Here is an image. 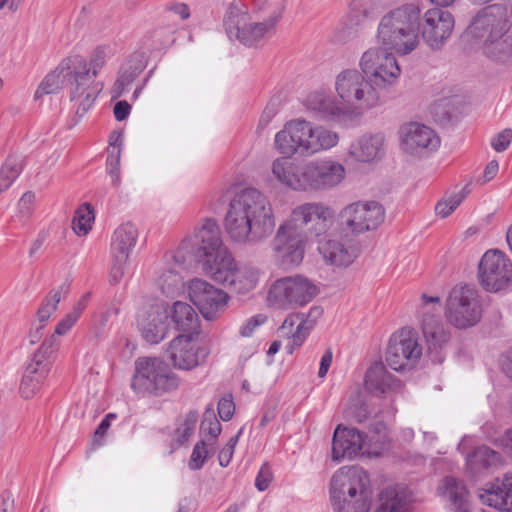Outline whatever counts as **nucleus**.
Here are the masks:
<instances>
[{"mask_svg":"<svg viewBox=\"0 0 512 512\" xmlns=\"http://www.w3.org/2000/svg\"><path fill=\"white\" fill-rule=\"evenodd\" d=\"M381 19L411 34H420L421 7L416 3H406L396 7Z\"/></svg>","mask_w":512,"mask_h":512,"instance_id":"obj_34","label":"nucleus"},{"mask_svg":"<svg viewBox=\"0 0 512 512\" xmlns=\"http://www.w3.org/2000/svg\"><path fill=\"white\" fill-rule=\"evenodd\" d=\"M69 69H61V63L56 69L49 73L40 83L35 92V98L38 99L44 95L57 92L61 89L64 81H68Z\"/></svg>","mask_w":512,"mask_h":512,"instance_id":"obj_45","label":"nucleus"},{"mask_svg":"<svg viewBox=\"0 0 512 512\" xmlns=\"http://www.w3.org/2000/svg\"><path fill=\"white\" fill-rule=\"evenodd\" d=\"M501 461V456L495 450L487 446L477 447L466 458L467 467L474 474L496 466Z\"/></svg>","mask_w":512,"mask_h":512,"instance_id":"obj_40","label":"nucleus"},{"mask_svg":"<svg viewBox=\"0 0 512 512\" xmlns=\"http://www.w3.org/2000/svg\"><path fill=\"white\" fill-rule=\"evenodd\" d=\"M221 430V424L217 420L214 412L209 409L206 410L200 424V435L202 439H205L210 447L215 446Z\"/></svg>","mask_w":512,"mask_h":512,"instance_id":"obj_49","label":"nucleus"},{"mask_svg":"<svg viewBox=\"0 0 512 512\" xmlns=\"http://www.w3.org/2000/svg\"><path fill=\"white\" fill-rule=\"evenodd\" d=\"M71 282L65 280L57 288L52 289L42 300L37 311V318L40 323H45L51 315L57 310L58 304L65 299L70 291Z\"/></svg>","mask_w":512,"mask_h":512,"instance_id":"obj_43","label":"nucleus"},{"mask_svg":"<svg viewBox=\"0 0 512 512\" xmlns=\"http://www.w3.org/2000/svg\"><path fill=\"white\" fill-rule=\"evenodd\" d=\"M363 445L364 436L359 430L338 425L332 439V459L340 461L356 457L361 454Z\"/></svg>","mask_w":512,"mask_h":512,"instance_id":"obj_26","label":"nucleus"},{"mask_svg":"<svg viewBox=\"0 0 512 512\" xmlns=\"http://www.w3.org/2000/svg\"><path fill=\"white\" fill-rule=\"evenodd\" d=\"M482 316V306L476 289L469 285H457L446 300V318L459 329L476 325Z\"/></svg>","mask_w":512,"mask_h":512,"instance_id":"obj_10","label":"nucleus"},{"mask_svg":"<svg viewBox=\"0 0 512 512\" xmlns=\"http://www.w3.org/2000/svg\"><path fill=\"white\" fill-rule=\"evenodd\" d=\"M512 141V129H504L491 141V146L497 152L505 151Z\"/></svg>","mask_w":512,"mask_h":512,"instance_id":"obj_57","label":"nucleus"},{"mask_svg":"<svg viewBox=\"0 0 512 512\" xmlns=\"http://www.w3.org/2000/svg\"><path fill=\"white\" fill-rule=\"evenodd\" d=\"M57 347V337L51 335L43 341L39 349L33 354L20 384V393L23 398L33 397L36 391L40 389L51 370L52 356Z\"/></svg>","mask_w":512,"mask_h":512,"instance_id":"obj_13","label":"nucleus"},{"mask_svg":"<svg viewBox=\"0 0 512 512\" xmlns=\"http://www.w3.org/2000/svg\"><path fill=\"white\" fill-rule=\"evenodd\" d=\"M229 238L238 244H258L274 231L275 219L266 196L255 188H246L230 201L224 218Z\"/></svg>","mask_w":512,"mask_h":512,"instance_id":"obj_1","label":"nucleus"},{"mask_svg":"<svg viewBox=\"0 0 512 512\" xmlns=\"http://www.w3.org/2000/svg\"><path fill=\"white\" fill-rule=\"evenodd\" d=\"M422 355L416 332L410 328H402L389 340L386 350V362L395 371L413 368Z\"/></svg>","mask_w":512,"mask_h":512,"instance_id":"obj_14","label":"nucleus"},{"mask_svg":"<svg viewBox=\"0 0 512 512\" xmlns=\"http://www.w3.org/2000/svg\"><path fill=\"white\" fill-rule=\"evenodd\" d=\"M35 200V194L31 191L24 193L19 201V209L21 213L28 215L31 212L32 204Z\"/></svg>","mask_w":512,"mask_h":512,"instance_id":"obj_62","label":"nucleus"},{"mask_svg":"<svg viewBox=\"0 0 512 512\" xmlns=\"http://www.w3.org/2000/svg\"><path fill=\"white\" fill-rule=\"evenodd\" d=\"M305 106L321 117L330 120H340L350 114L349 109L343 102H339L332 95L325 92L310 93L305 100Z\"/></svg>","mask_w":512,"mask_h":512,"instance_id":"obj_32","label":"nucleus"},{"mask_svg":"<svg viewBox=\"0 0 512 512\" xmlns=\"http://www.w3.org/2000/svg\"><path fill=\"white\" fill-rule=\"evenodd\" d=\"M138 239V229L132 223L120 225L112 236L110 254L112 258V267L110 271V281L113 284L118 283L124 276L130 254L136 246Z\"/></svg>","mask_w":512,"mask_h":512,"instance_id":"obj_18","label":"nucleus"},{"mask_svg":"<svg viewBox=\"0 0 512 512\" xmlns=\"http://www.w3.org/2000/svg\"><path fill=\"white\" fill-rule=\"evenodd\" d=\"M479 281L489 292L505 289L512 281V264L499 250L487 251L479 263Z\"/></svg>","mask_w":512,"mask_h":512,"instance_id":"obj_16","label":"nucleus"},{"mask_svg":"<svg viewBox=\"0 0 512 512\" xmlns=\"http://www.w3.org/2000/svg\"><path fill=\"white\" fill-rule=\"evenodd\" d=\"M272 480V473L267 464H263L258 472L255 480V486L259 491H264L268 488Z\"/></svg>","mask_w":512,"mask_h":512,"instance_id":"obj_60","label":"nucleus"},{"mask_svg":"<svg viewBox=\"0 0 512 512\" xmlns=\"http://www.w3.org/2000/svg\"><path fill=\"white\" fill-rule=\"evenodd\" d=\"M317 250L327 263L338 267L349 266L359 254L356 246L330 238L319 240Z\"/></svg>","mask_w":512,"mask_h":512,"instance_id":"obj_31","label":"nucleus"},{"mask_svg":"<svg viewBox=\"0 0 512 512\" xmlns=\"http://www.w3.org/2000/svg\"><path fill=\"white\" fill-rule=\"evenodd\" d=\"M120 135L113 141L112 137L110 138V147L108 150V157L106 162V171L111 177L112 185L115 188H118L121 183V174H120V159H121V149L120 144H118V140Z\"/></svg>","mask_w":512,"mask_h":512,"instance_id":"obj_46","label":"nucleus"},{"mask_svg":"<svg viewBox=\"0 0 512 512\" xmlns=\"http://www.w3.org/2000/svg\"><path fill=\"white\" fill-rule=\"evenodd\" d=\"M131 106L127 101H118L114 106V116L118 121H124L130 114Z\"/></svg>","mask_w":512,"mask_h":512,"instance_id":"obj_61","label":"nucleus"},{"mask_svg":"<svg viewBox=\"0 0 512 512\" xmlns=\"http://www.w3.org/2000/svg\"><path fill=\"white\" fill-rule=\"evenodd\" d=\"M384 217L383 206L375 201L353 203L340 212L341 225L353 234L376 229Z\"/></svg>","mask_w":512,"mask_h":512,"instance_id":"obj_17","label":"nucleus"},{"mask_svg":"<svg viewBox=\"0 0 512 512\" xmlns=\"http://www.w3.org/2000/svg\"><path fill=\"white\" fill-rule=\"evenodd\" d=\"M266 316L258 314L250 317L240 328L239 333L242 337H250L254 330L260 325L264 324Z\"/></svg>","mask_w":512,"mask_h":512,"instance_id":"obj_58","label":"nucleus"},{"mask_svg":"<svg viewBox=\"0 0 512 512\" xmlns=\"http://www.w3.org/2000/svg\"><path fill=\"white\" fill-rule=\"evenodd\" d=\"M337 95L349 109L367 110L375 107L380 94L375 86L357 69H346L340 72L335 80Z\"/></svg>","mask_w":512,"mask_h":512,"instance_id":"obj_9","label":"nucleus"},{"mask_svg":"<svg viewBox=\"0 0 512 512\" xmlns=\"http://www.w3.org/2000/svg\"><path fill=\"white\" fill-rule=\"evenodd\" d=\"M144 63L140 55H134L122 64L119 76L113 86V97H120L126 88L144 70Z\"/></svg>","mask_w":512,"mask_h":512,"instance_id":"obj_38","label":"nucleus"},{"mask_svg":"<svg viewBox=\"0 0 512 512\" xmlns=\"http://www.w3.org/2000/svg\"><path fill=\"white\" fill-rule=\"evenodd\" d=\"M94 221V212L90 204L81 205L75 212L73 218V230L77 235H86Z\"/></svg>","mask_w":512,"mask_h":512,"instance_id":"obj_52","label":"nucleus"},{"mask_svg":"<svg viewBox=\"0 0 512 512\" xmlns=\"http://www.w3.org/2000/svg\"><path fill=\"white\" fill-rule=\"evenodd\" d=\"M330 496L337 512H369L372 489L368 474L358 466L340 468L332 476Z\"/></svg>","mask_w":512,"mask_h":512,"instance_id":"obj_5","label":"nucleus"},{"mask_svg":"<svg viewBox=\"0 0 512 512\" xmlns=\"http://www.w3.org/2000/svg\"><path fill=\"white\" fill-rule=\"evenodd\" d=\"M167 354L174 367L191 370L205 362L209 352L194 343L191 336L179 335L170 342Z\"/></svg>","mask_w":512,"mask_h":512,"instance_id":"obj_23","label":"nucleus"},{"mask_svg":"<svg viewBox=\"0 0 512 512\" xmlns=\"http://www.w3.org/2000/svg\"><path fill=\"white\" fill-rule=\"evenodd\" d=\"M305 191L326 190L340 184L345 178V168L333 160H315L306 163Z\"/></svg>","mask_w":512,"mask_h":512,"instance_id":"obj_21","label":"nucleus"},{"mask_svg":"<svg viewBox=\"0 0 512 512\" xmlns=\"http://www.w3.org/2000/svg\"><path fill=\"white\" fill-rule=\"evenodd\" d=\"M305 236L289 219L281 225L273 240L277 260L284 267L299 265L304 257Z\"/></svg>","mask_w":512,"mask_h":512,"instance_id":"obj_19","label":"nucleus"},{"mask_svg":"<svg viewBox=\"0 0 512 512\" xmlns=\"http://www.w3.org/2000/svg\"><path fill=\"white\" fill-rule=\"evenodd\" d=\"M235 412V405L231 398L223 397L218 402V414L223 421H229Z\"/></svg>","mask_w":512,"mask_h":512,"instance_id":"obj_59","label":"nucleus"},{"mask_svg":"<svg viewBox=\"0 0 512 512\" xmlns=\"http://www.w3.org/2000/svg\"><path fill=\"white\" fill-rule=\"evenodd\" d=\"M318 294L317 286L302 275L276 280L269 290V299L279 306H303Z\"/></svg>","mask_w":512,"mask_h":512,"instance_id":"obj_15","label":"nucleus"},{"mask_svg":"<svg viewBox=\"0 0 512 512\" xmlns=\"http://www.w3.org/2000/svg\"><path fill=\"white\" fill-rule=\"evenodd\" d=\"M403 149L411 154L435 151L440 146V138L430 127L411 122L401 127Z\"/></svg>","mask_w":512,"mask_h":512,"instance_id":"obj_24","label":"nucleus"},{"mask_svg":"<svg viewBox=\"0 0 512 512\" xmlns=\"http://www.w3.org/2000/svg\"><path fill=\"white\" fill-rule=\"evenodd\" d=\"M282 16V7L274 8L267 19L253 20L245 6L231 3L223 18V26L230 40H237L245 46H253L267 34L274 31Z\"/></svg>","mask_w":512,"mask_h":512,"instance_id":"obj_6","label":"nucleus"},{"mask_svg":"<svg viewBox=\"0 0 512 512\" xmlns=\"http://www.w3.org/2000/svg\"><path fill=\"white\" fill-rule=\"evenodd\" d=\"M365 389L380 396L388 391H397L401 388V381L389 373L383 363H373L365 374Z\"/></svg>","mask_w":512,"mask_h":512,"instance_id":"obj_33","label":"nucleus"},{"mask_svg":"<svg viewBox=\"0 0 512 512\" xmlns=\"http://www.w3.org/2000/svg\"><path fill=\"white\" fill-rule=\"evenodd\" d=\"M421 328L433 362L441 363L443 356L440 354V350L448 343L450 333L444 328L440 318L435 315L424 314Z\"/></svg>","mask_w":512,"mask_h":512,"instance_id":"obj_29","label":"nucleus"},{"mask_svg":"<svg viewBox=\"0 0 512 512\" xmlns=\"http://www.w3.org/2000/svg\"><path fill=\"white\" fill-rule=\"evenodd\" d=\"M377 42L385 50H393L400 55H407L419 44L418 34L399 29L384 20H380L377 30Z\"/></svg>","mask_w":512,"mask_h":512,"instance_id":"obj_25","label":"nucleus"},{"mask_svg":"<svg viewBox=\"0 0 512 512\" xmlns=\"http://www.w3.org/2000/svg\"><path fill=\"white\" fill-rule=\"evenodd\" d=\"M180 383L169 365L157 357H139L135 361V371L131 389L140 396H161L174 391Z\"/></svg>","mask_w":512,"mask_h":512,"instance_id":"obj_7","label":"nucleus"},{"mask_svg":"<svg viewBox=\"0 0 512 512\" xmlns=\"http://www.w3.org/2000/svg\"><path fill=\"white\" fill-rule=\"evenodd\" d=\"M198 421V412L196 410H191L183 419L180 420L175 432H174V440L171 444L170 453L179 448L181 445L185 444L190 437L194 434L196 423Z\"/></svg>","mask_w":512,"mask_h":512,"instance_id":"obj_44","label":"nucleus"},{"mask_svg":"<svg viewBox=\"0 0 512 512\" xmlns=\"http://www.w3.org/2000/svg\"><path fill=\"white\" fill-rule=\"evenodd\" d=\"M483 504L493 507L501 512H512V474H505L488 483L479 493Z\"/></svg>","mask_w":512,"mask_h":512,"instance_id":"obj_27","label":"nucleus"},{"mask_svg":"<svg viewBox=\"0 0 512 512\" xmlns=\"http://www.w3.org/2000/svg\"><path fill=\"white\" fill-rule=\"evenodd\" d=\"M156 283L163 294H173L182 286V277L173 268H163L156 278Z\"/></svg>","mask_w":512,"mask_h":512,"instance_id":"obj_50","label":"nucleus"},{"mask_svg":"<svg viewBox=\"0 0 512 512\" xmlns=\"http://www.w3.org/2000/svg\"><path fill=\"white\" fill-rule=\"evenodd\" d=\"M420 24L421 34L432 49H439L450 37L454 28V18L449 11L440 8L427 10Z\"/></svg>","mask_w":512,"mask_h":512,"instance_id":"obj_22","label":"nucleus"},{"mask_svg":"<svg viewBox=\"0 0 512 512\" xmlns=\"http://www.w3.org/2000/svg\"><path fill=\"white\" fill-rule=\"evenodd\" d=\"M117 418V415L115 413H108L100 422L98 427L96 428L93 436V445L94 446H101L103 444V439L105 435L107 434L110 426L111 421L115 420Z\"/></svg>","mask_w":512,"mask_h":512,"instance_id":"obj_54","label":"nucleus"},{"mask_svg":"<svg viewBox=\"0 0 512 512\" xmlns=\"http://www.w3.org/2000/svg\"><path fill=\"white\" fill-rule=\"evenodd\" d=\"M105 49L103 47H97L91 57L90 61L88 63V67L90 69V75H93L95 78L97 77L99 71L102 69V67L105 64Z\"/></svg>","mask_w":512,"mask_h":512,"instance_id":"obj_55","label":"nucleus"},{"mask_svg":"<svg viewBox=\"0 0 512 512\" xmlns=\"http://www.w3.org/2000/svg\"><path fill=\"white\" fill-rule=\"evenodd\" d=\"M360 67L378 92L395 85L401 74L395 56L380 47L370 48L364 52Z\"/></svg>","mask_w":512,"mask_h":512,"instance_id":"obj_12","label":"nucleus"},{"mask_svg":"<svg viewBox=\"0 0 512 512\" xmlns=\"http://www.w3.org/2000/svg\"><path fill=\"white\" fill-rule=\"evenodd\" d=\"M23 169L20 159L14 156L7 158L0 169V194L8 189L18 178Z\"/></svg>","mask_w":512,"mask_h":512,"instance_id":"obj_48","label":"nucleus"},{"mask_svg":"<svg viewBox=\"0 0 512 512\" xmlns=\"http://www.w3.org/2000/svg\"><path fill=\"white\" fill-rule=\"evenodd\" d=\"M259 280V271L249 266L236 267L227 282L232 290L237 293L244 294L253 290Z\"/></svg>","mask_w":512,"mask_h":512,"instance_id":"obj_42","label":"nucleus"},{"mask_svg":"<svg viewBox=\"0 0 512 512\" xmlns=\"http://www.w3.org/2000/svg\"><path fill=\"white\" fill-rule=\"evenodd\" d=\"M0 512H14V499L8 491H4L0 496Z\"/></svg>","mask_w":512,"mask_h":512,"instance_id":"obj_64","label":"nucleus"},{"mask_svg":"<svg viewBox=\"0 0 512 512\" xmlns=\"http://www.w3.org/2000/svg\"><path fill=\"white\" fill-rule=\"evenodd\" d=\"M470 192V185L466 184L458 193L440 200L435 206L436 213L442 218L448 217L469 195Z\"/></svg>","mask_w":512,"mask_h":512,"instance_id":"obj_51","label":"nucleus"},{"mask_svg":"<svg viewBox=\"0 0 512 512\" xmlns=\"http://www.w3.org/2000/svg\"><path fill=\"white\" fill-rule=\"evenodd\" d=\"M384 136L380 133L364 134L352 142L348 155L359 162H371L383 154Z\"/></svg>","mask_w":512,"mask_h":512,"instance_id":"obj_35","label":"nucleus"},{"mask_svg":"<svg viewBox=\"0 0 512 512\" xmlns=\"http://www.w3.org/2000/svg\"><path fill=\"white\" fill-rule=\"evenodd\" d=\"M438 492L450 502L453 512H470L469 492L462 481L447 476L438 487Z\"/></svg>","mask_w":512,"mask_h":512,"instance_id":"obj_36","label":"nucleus"},{"mask_svg":"<svg viewBox=\"0 0 512 512\" xmlns=\"http://www.w3.org/2000/svg\"><path fill=\"white\" fill-rule=\"evenodd\" d=\"M301 316V321L303 322V326L309 335L310 331L313 329L317 320L322 316L323 309L320 306H313L310 308L308 313H299Z\"/></svg>","mask_w":512,"mask_h":512,"instance_id":"obj_56","label":"nucleus"},{"mask_svg":"<svg viewBox=\"0 0 512 512\" xmlns=\"http://www.w3.org/2000/svg\"><path fill=\"white\" fill-rule=\"evenodd\" d=\"M189 298L206 320H214L224 310L228 295L205 280L194 278L189 283Z\"/></svg>","mask_w":512,"mask_h":512,"instance_id":"obj_20","label":"nucleus"},{"mask_svg":"<svg viewBox=\"0 0 512 512\" xmlns=\"http://www.w3.org/2000/svg\"><path fill=\"white\" fill-rule=\"evenodd\" d=\"M138 327L142 337L151 344L162 341L168 332L167 315L159 308L151 307L139 314Z\"/></svg>","mask_w":512,"mask_h":512,"instance_id":"obj_30","label":"nucleus"},{"mask_svg":"<svg viewBox=\"0 0 512 512\" xmlns=\"http://www.w3.org/2000/svg\"><path fill=\"white\" fill-rule=\"evenodd\" d=\"M61 69H69L70 98L77 105L76 116L81 118L92 107L104 84L90 75L88 62L81 56L63 59Z\"/></svg>","mask_w":512,"mask_h":512,"instance_id":"obj_8","label":"nucleus"},{"mask_svg":"<svg viewBox=\"0 0 512 512\" xmlns=\"http://www.w3.org/2000/svg\"><path fill=\"white\" fill-rule=\"evenodd\" d=\"M333 354L331 349H327L325 353L323 354L321 361H320V367L318 371V376L320 378H324L327 375V372L331 366L332 363Z\"/></svg>","mask_w":512,"mask_h":512,"instance_id":"obj_63","label":"nucleus"},{"mask_svg":"<svg viewBox=\"0 0 512 512\" xmlns=\"http://www.w3.org/2000/svg\"><path fill=\"white\" fill-rule=\"evenodd\" d=\"M172 321L178 330L187 333H197L199 318L196 311L186 302L176 301L172 307Z\"/></svg>","mask_w":512,"mask_h":512,"instance_id":"obj_39","label":"nucleus"},{"mask_svg":"<svg viewBox=\"0 0 512 512\" xmlns=\"http://www.w3.org/2000/svg\"><path fill=\"white\" fill-rule=\"evenodd\" d=\"M470 31L482 41L488 57L505 61L512 56V12L505 5L484 7L473 19Z\"/></svg>","mask_w":512,"mask_h":512,"instance_id":"obj_2","label":"nucleus"},{"mask_svg":"<svg viewBox=\"0 0 512 512\" xmlns=\"http://www.w3.org/2000/svg\"><path fill=\"white\" fill-rule=\"evenodd\" d=\"M91 293L87 292L81 296V298L77 301L73 310L68 313L56 326L55 328V337L65 335L71 327L77 322L82 312L87 307V304L90 300Z\"/></svg>","mask_w":512,"mask_h":512,"instance_id":"obj_47","label":"nucleus"},{"mask_svg":"<svg viewBox=\"0 0 512 512\" xmlns=\"http://www.w3.org/2000/svg\"><path fill=\"white\" fill-rule=\"evenodd\" d=\"M290 220L307 241L327 240V233L335 222V213L322 203H304L293 209Z\"/></svg>","mask_w":512,"mask_h":512,"instance_id":"obj_11","label":"nucleus"},{"mask_svg":"<svg viewBox=\"0 0 512 512\" xmlns=\"http://www.w3.org/2000/svg\"><path fill=\"white\" fill-rule=\"evenodd\" d=\"M410 499L404 490L385 488L380 494V505L376 512H407Z\"/></svg>","mask_w":512,"mask_h":512,"instance_id":"obj_41","label":"nucleus"},{"mask_svg":"<svg viewBox=\"0 0 512 512\" xmlns=\"http://www.w3.org/2000/svg\"><path fill=\"white\" fill-rule=\"evenodd\" d=\"M215 452V446L210 447L209 443L205 439L198 441L192 451L188 466L191 470L201 469L207 458L213 455Z\"/></svg>","mask_w":512,"mask_h":512,"instance_id":"obj_53","label":"nucleus"},{"mask_svg":"<svg viewBox=\"0 0 512 512\" xmlns=\"http://www.w3.org/2000/svg\"><path fill=\"white\" fill-rule=\"evenodd\" d=\"M290 157L284 155L275 159L272 163V174L282 185L293 190L305 191L306 163L298 164Z\"/></svg>","mask_w":512,"mask_h":512,"instance_id":"obj_28","label":"nucleus"},{"mask_svg":"<svg viewBox=\"0 0 512 512\" xmlns=\"http://www.w3.org/2000/svg\"><path fill=\"white\" fill-rule=\"evenodd\" d=\"M339 141L338 134L325 127H313L306 120H292L275 135V147L286 156L313 155L334 147Z\"/></svg>","mask_w":512,"mask_h":512,"instance_id":"obj_4","label":"nucleus"},{"mask_svg":"<svg viewBox=\"0 0 512 512\" xmlns=\"http://www.w3.org/2000/svg\"><path fill=\"white\" fill-rule=\"evenodd\" d=\"M194 255L206 275L226 285L237 265L228 248L223 244L217 221L206 218L196 229Z\"/></svg>","mask_w":512,"mask_h":512,"instance_id":"obj_3","label":"nucleus"},{"mask_svg":"<svg viewBox=\"0 0 512 512\" xmlns=\"http://www.w3.org/2000/svg\"><path fill=\"white\" fill-rule=\"evenodd\" d=\"M279 335L288 340L286 350L289 354H292L296 348L300 347L308 336L300 314H289L279 328Z\"/></svg>","mask_w":512,"mask_h":512,"instance_id":"obj_37","label":"nucleus"}]
</instances>
